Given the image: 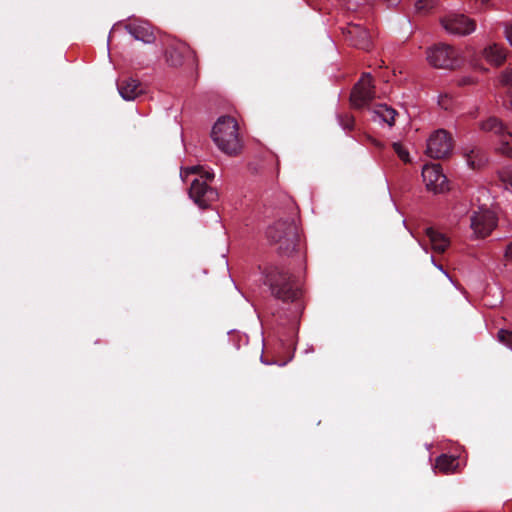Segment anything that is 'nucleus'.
I'll return each instance as SVG.
<instances>
[{
    "mask_svg": "<svg viewBox=\"0 0 512 512\" xmlns=\"http://www.w3.org/2000/svg\"><path fill=\"white\" fill-rule=\"evenodd\" d=\"M393 150L398 155V157L405 163L410 162L409 152L406 148H404L400 143L394 142L392 144Z\"/></svg>",
    "mask_w": 512,
    "mask_h": 512,
    "instance_id": "nucleus-21",
    "label": "nucleus"
},
{
    "mask_svg": "<svg viewBox=\"0 0 512 512\" xmlns=\"http://www.w3.org/2000/svg\"><path fill=\"white\" fill-rule=\"evenodd\" d=\"M117 88L121 97L127 101L134 100L144 93L141 83L132 77L120 79Z\"/></svg>",
    "mask_w": 512,
    "mask_h": 512,
    "instance_id": "nucleus-14",
    "label": "nucleus"
},
{
    "mask_svg": "<svg viewBox=\"0 0 512 512\" xmlns=\"http://www.w3.org/2000/svg\"><path fill=\"white\" fill-rule=\"evenodd\" d=\"M341 30L349 45L365 51L372 48V34L363 24L350 22Z\"/></svg>",
    "mask_w": 512,
    "mask_h": 512,
    "instance_id": "nucleus-7",
    "label": "nucleus"
},
{
    "mask_svg": "<svg viewBox=\"0 0 512 512\" xmlns=\"http://www.w3.org/2000/svg\"><path fill=\"white\" fill-rule=\"evenodd\" d=\"M375 98V86L369 73H364L360 80L354 85L350 94V103L354 109L367 108L375 117H379L389 126H393L397 111L386 104H378L370 107Z\"/></svg>",
    "mask_w": 512,
    "mask_h": 512,
    "instance_id": "nucleus-1",
    "label": "nucleus"
},
{
    "mask_svg": "<svg viewBox=\"0 0 512 512\" xmlns=\"http://www.w3.org/2000/svg\"><path fill=\"white\" fill-rule=\"evenodd\" d=\"M264 283L269 287L271 295L282 302H296L302 295L295 277L278 266L266 269Z\"/></svg>",
    "mask_w": 512,
    "mask_h": 512,
    "instance_id": "nucleus-2",
    "label": "nucleus"
},
{
    "mask_svg": "<svg viewBox=\"0 0 512 512\" xmlns=\"http://www.w3.org/2000/svg\"><path fill=\"white\" fill-rule=\"evenodd\" d=\"M189 56H193L195 58V51L192 50L189 45L181 41L170 42L164 52L165 60L171 67L181 66L184 59Z\"/></svg>",
    "mask_w": 512,
    "mask_h": 512,
    "instance_id": "nucleus-12",
    "label": "nucleus"
},
{
    "mask_svg": "<svg viewBox=\"0 0 512 512\" xmlns=\"http://www.w3.org/2000/svg\"><path fill=\"white\" fill-rule=\"evenodd\" d=\"M499 340L512 349V332L506 330H500L498 332Z\"/></svg>",
    "mask_w": 512,
    "mask_h": 512,
    "instance_id": "nucleus-23",
    "label": "nucleus"
},
{
    "mask_svg": "<svg viewBox=\"0 0 512 512\" xmlns=\"http://www.w3.org/2000/svg\"><path fill=\"white\" fill-rule=\"evenodd\" d=\"M501 177L503 181H506V177L504 175H501ZM507 180L510 182V184H512V175H508Z\"/></svg>",
    "mask_w": 512,
    "mask_h": 512,
    "instance_id": "nucleus-29",
    "label": "nucleus"
},
{
    "mask_svg": "<svg viewBox=\"0 0 512 512\" xmlns=\"http://www.w3.org/2000/svg\"><path fill=\"white\" fill-rule=\"evenodd\" d=\"M189 172L200 175V178L194 179L191 183L189 188L190 198L201 209L210 207L219 196L217 190L206 183V181H211L214 178V173L205 171L201 166L191 167Z\"/></svg>",
    "mask_w": 512,
    "mask_h": 512,
    "instance_id": "nucleus-5",
    "label": "nucleus"
},
{
    "mask_svg": "<svg viewBox=\"0 0 512 512\" xmlns=\"http://www.w3.org/2000/svg\"><path fill=\"white\" fill-rule=\"evenodd\" d=\"M441 24L447 32L456 35H468L476 28L475 21L463 14L448 15L442 18Z\"/></svg>",
    "mask_w": 512,
    "mask_h": 512,
    "instance_id": "nucleus-10",
    "label": "nucleus"
},
{
    "mask_svg": "<svg viewBox=\"0 0 512 512\" xmlns=\"http://www.w3.org/2000/svg\"><path fill=\"white\" fill-rule=\"evenodd\" d=\"M501 83L512 93V69H506L501 76Z\"/></svg>",
    "mask_w": 512,
    "mask_h": 512,
    "instance_id": "nucleus-24",
    "label": "nucleus"
},
{
    "mask_svg": "<svg viewBox=\"0 0 512 512\" xmlns=\"http://www.w3.org/2000/svg\"><path fill=\"white\" fill-rule=\"evenodd\" d=\"M434 4V0H418L415 4V8L418 12L425 13L432 9Z\"/></svg>",
    "mask_w": 512,
    "mask_h": 512,
    "instance_id": "nucleus-22",
    "label": "nucleus"
},
{
    "mask_svg": "<svg viewBox=\"0 0 512 512\" xmlns=\"http://www.w3.org/2000/svg\"><path fill=\"white\" fill-rule=\"evenodd\" d=\"M498 150L507 157L512 158V146L508 142L502 140L501 146Z\"/></svg>",
    "mask_w": 512,
    "mask_h": 512,
    "instance_id": "nucleus-25",
    "label": "nucleus"
},
{
    "mask_svg": "<svg viewBox=\"0 0 512 512\" xmlns=\"http://www.w3.org/2000/svg\"><path fill=\"white\" fill-rule=\"evenodd\" d=\"M422 176L426 182L428 190L435 193H442L448 190V179L443 174L439 164L425 165L422 170Z\"/></svg>",
    "mask_w": 512,
    "mask_h": 512,
    "instance_id": "nucleus-11",
    "label": "nucleus"
},
{
    "mask_svg": "<svg viewBox=\"0 0 512 512\" xmlns=\"http://www.w3.org/2000/svg\"><path fill=\"white\" fill-rule=\"evenodd\" d=\"M505 35H506L507 40L509 41V43L512 46V25L506 26Z\"/></svg>",
    "mask_w": 512,
    "mask_h": 512,
    "instance_id": "nucleus-27",
    "label": "nucleus"
},
{
    "mask_svg": "<svg viewBox=\"0 0 512 512\" xmlns=\"http://www.w3.org/2000/svg\"><path fill=\"white\" fill-rule=\"evenodd\" d=\"M267 239L277 245L278 252L290 255L299 244L298 228L293 219H280L269 226L266 231Z\"/></svg>",
    "mask_w": 512,
    "mask_h": 512,
    "instance_id": "nucleus-4",
    "label": "nucleus"
},
{
    "mask_svg": "<svg viewBox=\"0 0 512 512\" xmlns=\"http://www.w3.org/2000/svg\"><path fill=\"white\" fill-rule=\"evenodd\" d=\"M338 122L344 130L352 131L355 125V119L353 115L344 113L338 115Z\"/></svg>",
    "mask_w": 512,
    "mask_h": 512,
    "instance_id": "nucleus-20",
    "label": "nucleus"
},
{
    "mask_svg": "<svg viewBox=\"0 0 512 512\" xmlns=\"http://www.w3.org/2000/svg\"><path fill=\"white\" fill-rule=\"evenodd\" d=\"M125 29L134 39L146 44L153 43L156 39L153 26L142 20H133L125 24Z\"/></svg>",
    "mask_w": 512,
    "mask_h": 512,
    "instance_id": "nucleus-13",
    "label": "nucleus"
},
{
    "mask_svg": "<svg viewBox=\"0 0 512 512\" xmlns=\"http://www.w3.org/2000/svg\"><path fill=\"white\" fill-rule=\"evenodd\" d=\"M481 130L485 132H493L501 138L508 136V132L512 131V127L503 124L498 118L490 117L483 121L480 125Z\"/></svg>",
    "mask_w": 512,
    "mask_h": 512,
    "instance_id": "nucleus-16",
    "label": "nucleus"
},
{
    "mask_svg": "<svg viewBox=\"0 0 512 512\" xmlns=\"http://www.w3.org/2000/svg\"><path fill=\"white\" fill-rule=\"evenodd\" d=\"M427 60L435 68L456 69L461 65V59L454 47L439 43L427 50Z\"/></svg>",
    "mask_w": 512,
    "mask_h": 512,
    "instance_id": "nucleus-6",
    "label": "nucleus"
},
{
    "mask_svg": "<svg viewBox=\"0 0 512 512\" xmlns=\"http://www.w3.org/2000/svg\"><path fill=\"white\" fill-rule=\"evenodd\" d=\"M506 256L512 259V243L506 249Z\"/></svg>",
    "mask_w": 512,
    "mask_h": 512,
    "instance_id": "nucleus-28",
    "label": "nucleus"
},
{
    "mask_svg": "<svg viewBox=\"0 0 512 512\" xmlns=\"http://www.w3.org/2000/svg\"><path fill=\"white\" fill-rule=\"evenodd\" d=\"M470 227L478 238H485L497 225L495 214L488 209L474 211L470 217Z\"/></svg>",
    "mask_w": 512,
    "mask_h": 512,
    "instance_id": "nucleus-9",
    "label": "nucleus"
},
{
    "mask_svg": "<svg viewBox=\"0 0 512 512\" xmlns=\"http://www.w3.org/2000/svg\"><path fill=\"white\" fill-rule=\"evenodd\" d=\"M484 57L485 59L492 65L500 66L502 65L507 57L506 49L496 43H493L484 49Z\"/></svg>",
    "mask_w": 512,
    "mask_h": 512,
    "instance_id": "nucleus-15",
    "label": "nucleus"
},
{
    "mask_svg": "<svg viewBox=\"0 0 512 512\" xmlns=\"http://www.w3.org/2000/svg\"><path fill=\"white\" fill-rule=\"evenodd\" d=\"M464 156L469 167L474 170L484 167L488 161L485 152L479 147H472L466 150Z\"/></svg>",
    "mask_w": 512,
    "mask_h": 512,
    "instance_id": "nucleus-17",
    "label": "nucleus"
},
{
    "mask_svg": "<svg viewBox=\"0 0 512 512\" xmlns=\"http://www.w3.org/2000/svg\"><path fill=\"white\" fill-rule=\"evenodd\" d=\"M426 235L430 241L432 249L437 253L445 252L449 245L448 239L434 228L429 227L426 229Z\"/></svg>",
    "mask_w": 512,
    "mask_h": 512,
    "instance_id": "nucleus-18",
    "label": "nucleus"
},
{
    "mask_svg": "<svg viewBox=\"0 0 512 512\" xmlns=\"http://www.w3.org/2000/svg\"><path fill=\"white\" fill-rule=\"evenodd\" d=\"M453 149V139L444 129L435 131L427 141L426 153L434 159L447 158Z\"/></svg>",
    "mask_w": 512,
    "mask_h": 512,
    "instance_id": "nucleus-8",
    "label": "nucleus"
},
{
    "mask_svg": "<svg viewBox=\"0 0 512 512\" xmlns=\"http://www.w3.org/2000/svg\"><path fill=\"white\" fill-rule=\"evenodd\" d=\"M211 137L217 147L227 155L236 156L242 149L238 123L231 116H222L214 124Z\"/></svg>",
    "mask_w": 512,
    "mask_h": 512,
    "instance_id": "nucleus-3",
    "label": "nucleus"
},
{
    "mask_svg": "<svg viewBox=\"0 0 512 512\" xmlns=\"http://www.w3.org/2000/svg\"><path fill=\"white\" fill-rule=\"evenodd\" d=\"M457 465V458L453 456H448L446 454H442L439 457H437L435 462V468L446 474L454 472L456 470Z\"/></svg>",
    "mask_w": 512,
    "mask_h": 512,
    "instance_id": "nucleus-19",
    "label": "nucleus"
},
{
    "mask_svg": "<svg viewBox=\"0 0 512 512\" xmlns=\"http://www.w3.org/2000/svg\"><path fill=\"white\" fill-rule=\"evenodd\" d=\"M475 83V79L470 76H464L458 81L459 86L472 85Z\"/></svg>",
    "mask_w": 512,
    "mask_h": 512,
    "instance_id": "nucleus-26",
    "label": "nucleus"
}]
</instances>
